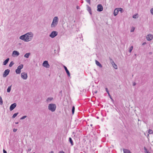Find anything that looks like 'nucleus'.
<instances>
[{
  "label": "nucleus",
  "mask_w": 153,
  "mask_h": 153,
  "mask_svg": "<svg viewBox=\"0 0 153 153\" xmlns=\"http://www.w3.org/2000/svg\"><path fill=\"white\" fill-rule=\"evenodd\" d=\"M58 35V32L56 31H52L50 34L49 35V36L52 38H53Z\"/></svg>",
  "instance_id": "obj_5"
},
{
  "label": "nucleus",
  "mask_w": 153,
  "mask_h": 153,
  "mask_svg": "<svg viewBox=\"0 0 153 153\" xmlns=\"http://www.w3.org/2000/svg\"><path fill=\"white\" fill-rule=\"evenodd\" d=\"M118 9L119 12L120 11L121 13H123L124 11L123 9L121 8H118Z\"/></svg>",
  "instance_id": "obj_23"
},
{
  "label": "nucleus",
  "mask_w": 153,
  "mask_h": 153,
  "mask_svg": "<svg viewBox=\"0 0 153 153\" xmlns=\"http://www.w3.org/2000/svg\"><path fill=\"white\" fill-rule=\"evenodd\" d=\"M152 54V52H149V54L150 55H151Z\"/></svg>",
  "instance_id": "obj_45"
},
{
  "label": "nucleus",
  "mask_w": 153,
  "mask_h": 153,
  "mask_svg": "<svg viewBox=\"0 0 153 153\" xmlns=\"http://www.w3.org/2000/svg\"><path fill=\"white\" fill-rule=\"evenodd\" d=\"M74 111H75V107H74V106H73L72 107V114H74Z\"/></svg>",
  "instance_id": "obj_29"
},
{
  "label": "nucleus",
  "mask_w": 153,
  "mask_h": 153,
  "mask_svg": "<svg viewBox=\"0 0 153 153\" xmlns=\"http://www.w3.org/2000/svg\"><path fill=\"white\" fill-rule=\"evenodd\" d=\"M43 66L47 68H49L50 66L47 61H45L43 63Z\"/></svg>",
  "instance_id": "obj_8"
},
{
  "label": "nucleus",
  "mask_w": 153,
  "mask_h": 153,
  "mask_svg": "<svg viewBox=\"0 0 153 153\" xmlns=\"http://www.w3.org/2000/svg\"><path fill=\"white\" fill-rule=\"evenodd\" d=\"M62 91H60V92H59V94H62Z\"/></svg>",
  "instance_id": "obj_47"
},
{
  "label": "nucleus",
  "mask_w": 153,
  "mask_h": 153,
  "mask_svg": "<svg viewBox=\"0 0 153 153\" xmlns=\"http://www.w3.org/2000/svg\"><path fill=\"white\" fill-rule=\"evenodd\" d=\"M90 126H92V124H91Z\"/></svg>",
  "instance_id": "obj_50"
},
{
  "label": "nucleus",
  "mask_w": 153,
  "mask_h": 153,
  "mask_svg": "<svg viewBox=\"0 0 153 153\" xmlns=\"http://www.w3.org/2000/svg\"><path fill=\"white\" fill-rule=\"evenodd\" d=\"M89 4H91V0H85Z\"/></svg>",
  "instance_id": "obj_35"
},
{
  "label": "nucleus",
  "mask_w": 153,
  "mask_h": 153,
  "mask_svg": "<svg viewBox=\"0 0 153 153\" xmlns=\"http://www.w3.org/2000/svg\"><path fill=\"white\" fill-rule=\"evenodd\" d=\"M3 104V101L1 97L0 96V105H2Z\"/></svg>",
  "instance_id": "obj_30"
},
{
  "label": "nucleus",
  "mask_w": 153,
  "mask_h": 153,
  "mask_svg": "<svg viewBox=\"0 0 153 153\" xmlns=\"http://www.w3.org/2000/svg\"><path fill=\"white\" fill-rule=\"evenodd\" d=\"M58 21V18L57 16H55L54 17L52 23L51 24V27H55L57 25Z\"/></svg>",
  "instance_id": "obj_3"
},
{
  "label": "nucleus",
  "mask_w": 153,
  "mask_h": 153,
  "mask_svg": "<svg viewBox=\"0 0 153 153\" xmlns=\"http://www.w3.org/2000/svg\"><path fill=\"white\" fill-rule=\"evenodd\" d=\"M113 66L114 68L115 69H117V66L114 63V64H113Z\"/></svg>",
  "instance_id": "obj_26"
},
{
  "label": "nucleus",
  "mask_w": 153,
  "mask_h": 153,
  "mask_svg": "<svg viewBox=\"0 0 153 153\" xmlns=\"http://www.w3.org/2000/svg\"><path fill=\"white\" fill-rule=\"evenodd\" d=\"M16 104L14 103L11 104L10 107V111L13 110L16 106Z\"/></svg>",
  "instance_id": "obj_11"
},
{
  "label": "nucleus",
  "mask_w": 153,
  "mask_h": 153,
  "mask_svg": "<svg viewBox=\"0 0 153 153\" xmlns=\"http://www.w3.org/2000/svg\"><path fill=\"white\" fill-rule=\"evenodd\" d=\"M30 54V53H26L25 55H24V57L26 58H28L29 57V56Z\"/></svg>",
  "instance_id": "obj_20"
},
{
  "label": "nucleus",
  "mask_w": 153,
  "mask_h": 153,
  "mask_svg": "<svg viewBox=\"0 0 153 153\" xmlns=\"http://www.w3.org/2000/svg\"><path fill=\"white\" fill-rule=\"evenodd\" d=\"M9 60V58H7V59L3 62V65H6Z\"/></svg>",
  "instance_id": "obj_19"
},
{
  "label": "nucleus",
  "mask_w": 153,
  "mask_h": 153,
  "mask_svg": "<svg viewBox=\"0 0 153 153\" xmlns=\"http://www.w3.org/2000/svg\"><path fill=\"white\" fill-rule=\"evenodd\" d=\"M146 44V42H143V43L142 44V45H145Z\"/></svg>",
  "instance_id": "obj_43"
},
{
  "label": "nucleus",
  "mask_w": 153,
  "mask_h": 153,
  "mask_svg": "<svg viewBox=\"0 0 153 153\" xmlns=\"http://www.w3.org/2000/svg\"><path fill=\"white\" fill-rule=\"evenodd\" d=\"M151 13L153 15V8H152L150 10Z\"/></svg>",
  "instance_id": "obj_36"
},
{
  "label": "nucleus",
  "mask_w": 153,
  "mask_h": 153,
  "mask_svg": "<svg viewBox=\"0 0 153 153\" xmlns=\"http://www.w3.org/2000/svg\"><path fill=\"white\" fill-rule=\"evenodd\" d=\"M23 65L21 64L19 65L16 70V72L17 74H20L21 72V69L23 68Z\"/></svg>",
  "instance_id": "obj_4"
},
{
  "label": "nucleus",
  "mask_w": 153,
  "mask_h": 153,
  "mask_svg": "<svg viewBox=\"0 0 153 153\" xmlns=\"http://www.w3.org/2000/svg\"><path fill=\"white\" fill-rule=\"evenodd\" d=\"M97 93V91L95 92V93Z\"/></svg>",
  "instance_id": "obj_49"
},
{
  "label": "nucleus",
  "mask_w": 153,
  "mask_h": 153,
  "mask_svg": "<svg viewBox=\"0 0 153 153\" xmlns=\"http://www.w3.org/2000/svg\"><path fill=\"white\" fill-rule=\"evenodd\" d=\"M17 129L13 128V132H15L17 131Z\"/></svg>",
  "instance_id": "obj_37"
},
{
  "label": "nucleus",
  "mask_w": 153,
  "mask_h": 153,
  "mask_svg": "<svg viewBox=\"0 0 153 153\" xmlns=\"http://www.w3.org/2000/svg\"><path fill=\"white\" fill-rule=\"evenodd\" d=\"M76 9H79V6H76Z\"/></svg>",
  "instance_id": "obj_44"
},
{
  "label": "nucleus",
  "mask_w": 153,
  "mask_h": 153,
  "mask_svg": "<svg viewBox=\"0 0 153 153\" xmlns=\"http://www.w3.org/2000/svg\"><path fill=\"white\" fill-rule=\"evenodd\" d=\"M18 123H18V122H16V123H16V124H18Z\"/></svg>",
  "instance_id": "obj_48"
},
{
  "label": "nucleus",
  "mask_w": 153,
  "mask_h": 153,
  "mask_svg": "<svg viewBox=\"0 0 153 153\" xmlns=\"http://www.w3.org/2000/svg\"><path fill=\"white\" fill-rule=\"evenodd\" d=\"M153 39V36L152 34H149L147 36L146 39L148 41L151 40Z\"/></svg>",
  "instance_id": "obj_12"
},
{
  "label": "nucleus",
  "mask_w": 153,
  "mask_h": 153,
  "mask_svg": "<svg viewBox=\"0 0 153 153\" xmlns=\"http://www.w3.org/2000/svg\"><path fill=\"white\" fill-rule=\"evenodd\" d=\"M137 14H135L132 17L134 18L135 19L137 18ZM138 17H137V18Z\"/></svg>",
  "instance_id": "obj_32"
},
{
  "label": "nucleus",
  "mask_w": 153,
  "mask_h": 153,
  "mask_svg": "<svg viewBox=\"0 0 153 153\" xmlns=\"http://www.w3.org/2000/svg\"><path fill=\"white\" fill-rule=\"evenodd\" d=\"M97 11L98 12H101L103 10V7L101 4H99L97 6Z\"/></svg>",
  "instance_id": "obj_7"
},
{
  "label": "nucleus",
  "mask_w": 153,
  "mask_h": 153,
  "mask_svg": "<svg viewBox=\"0 0 153 153\" xmlns=\"http://www.w3.org/2000/svg\"><path fill=\"white\" fill-rule=\"evenodd\" d=\"M56 107V105L54 103L50 104L48 106V110L53 112L55 111Z\"/></svg>",
  "instance_id": "obj_2"
},
{
  "label": "nucleus",
  "mask_w": 153,
  "mask_h": 153,
  "mask_svg": "<svg viewBox=\"0 0 153 153\" xmlns=\"http://www.w3.org/2000/svg\"><path fill=\"white\" fill-rule=\"evenodd\" d=\"M59 153H64V152L63 151H60Z\"/></svg>",
  "instance_id": "obj_40"
},
{
  "label": "nucleus",
  "mask_w": 153,
  "mask_h": 153,
  "mask_svg": "<svg viewBox=\"0 0 153 153\" xmlns=\"http://www.w3.org/2000/svg\"><path fill=\"white\" fill-rule=\"evenodd\" d=\"M11 85L9 86L7 90V92H10V91L11 89Z\"/></svg>",
  "instance_id": "obj_24"
},
{
  "label": "nucleus",
  "mask_w": 153,
  "mask_h": 153,
  "mask_svg": "<svg viewBox=\"0 0 153 153\" xmlns=\"http://www.w3.org/2000/svg\"><path fill=\"white\" fill-rule=\"evenodd\" d=\"M10 72V70L8 69L5 70L3 73V77H5L7 76L9 74Z\"/></svg>",
  "instance_id": "obj_9"
},
{
  "label": "nucleus",
  "mask_w": 153,
  "mask_h": 153,
  "mask_svg": "<svg viewBox=\"0 0 153 153\" xmlns=\"http://www.w3.org/2000/svg\"><path fill=\"white\" fill-rule=\"evenodd\" d=\"M105 89L106 91V92L107 93V94H109V91L108 90V88H105Z\"/></svg>",
  "instance_id": "obj_33"
},
{
  "label": "nucleus",
  "mask_w": 153,
  "mask_h": 153,
  "mask_svg": "<svg viewBox=\"0 0 153 153\" xmlns=\"http://www.w3.org/2000/svg\"><path fill=\"white\" fill-rule=\"evenodd\" d=\"M69 142L71 143V145L73 146L74 145V144H73V140L72 139V138L71 137L69 138Z\"/></svg>",
  "instance_id": "obj_21"
},
{
  "label": "nucleus",
  "mask_w": 153,
  "mask_h": 153,
  "mask_svg": "<svg viewBox=\"0 0 153 153\" xmlns=\"http://www.w3.org/2000/svg\"><path fill=\"white\" fill-rule=\"evenodd\" d=\"M134 29H131V32H133V31H134Z\"/></svg>",
  "instance_id": "obj_42"
},
{
  "label": "nucleus",
  "mask_w": 153,
  "mask_h": 153,
  "mask_svg": "<svg viewBox=\"0 0 153 153\" xmlns=\"http://www.w3.org/2000/svg\"><path fill=\"white\" fill-rule=\"evenodd\" d=\"M123 153H131L129 150L127 149H123Z\"/></svg>",
  "instance_id": "obj_16"
},
{
  "label": "nucleus",
  "mask_w": 153,
  "mask_h": 153,
  "mask_svg": "<svg viewBox=\"0 0 153 153\" xmlns=\"http://www.w3.org/2000/svg\"><path fill=\"white\" fill-rule=\"evenodd\" d=\"M21 76L24 79H26L27 78V74L25 72L22 73L21 74Z\"/></svg>",
  "instance_id": "obj_6"
},
{
  "label": "nucleus",
  "mask_w": 153,
  "mask_h": 153,
  "mask_svg": "<svg viewBox=\"0 0 153 153\" xmlns=\"http://www.w3.org/2000/svg\"><path fill=\"white\" fill-rule=\"evenodd\" d=\"M136 85V83H135V82H134V83H133V86H134L135 85Z\"/></svg>",
  "instance_id": "obj_41"
},
{
  "label": "nucleus",
  "mask_w": 153,
  "mask_h": 153,
  "mask_svg": "<svg viewBox=\"0 0 153 153\" xmlns=\"http://www.w3.org/2000/svg\"><path fill=\"white\" fill-rule=\"evenodd\" d=\"M14 64V62H13V61H11L10 64L9 65V67H11Z\"/></svg>",
  "instance_id": "obj_25"
},
{
  "label": "nucleus",
  "mask_w": 153,
  "mask_h": 153,
  "mask_svg": "<svg viewBox=\"0 0 153 153\" xmlns=\"http://www.w3.org/2000/svg\"><path fill=\"white\" fill-rule=\"evenodd\" d=\"M64 67L65 69V70L68 76H70V73L69 71L67 69V67L65 66H64Z\"/></svg>",
  "instance_id": "obj_14"
},
{
  "label": "nucleus",
  "mask_w": 153,
  "mask_h": 153,
  "mask_svg": "<svg viewBox=\"0 0 153 153\" xmlns=\"http://www.w3.org/2000/svg\"><path fill=\"white\" fill-rule=\"evenodd\" d=\"M133 49V46H131L129 50V52L131 53V51H132Z\"/></svg>",
  "instance_id": "obj_28"
},
{
  "label": "nucleus",
  "mask_w": 153,
  "mask_h": 153,
  "mask_svg": "<svg viewBox=\"0 0 153 153\" xmlns=\"http://www.w3.org/2000/svg\"><path fill=\"white\" fill-rule=\"evenodd\" d=\"M49 153H54L53 151H51Z\"/></svg>",
  "instance_id": "obj_46"
},
{
  "label": "nucleus",
  "mask_w": 153,
  "mask_h": 153,
  "mask_svg": "<svg viewBox=\"0 0 153 153\" xmlns=\"http://www.w3.org/2000/svg\"><path fill=\"white\" fill-rule=\"evenodd\" d=\"M3 153H7V152L6 151H5V150L3 149Z\"/></svg>",
  "instance_id": "obj_39"
},
{
  "label": "nucleus",
  "mask_w": 153,
  "mask_h": 153,
  "mask_svg": "<svg viewBox=\"0 0 153 153\" xmlns=\"http://www.w3.org/2000/svg\"><path fill=\"white\" fill-rule=\"evenodd\" d=\"M18 113H19L18 112V113H16L14 114L12 116V117L13 118H15L17 116V115H18Z\"/></svg>",
  "instance_id": "obj_27"
},
{
  "label": "nucleus",
  "mask_w": 153,
  "mask_h": 153,
  "mask_svg": "<svg viewBox=\"0 0 153 153\" xmlns=\"http://www.w3.org/2000/svg\"><path fill=\"white\" fill-rule=\"evenodd\" d=\"M86 7H87V10L89 12V13L90 14H91V7H89L88 5H86Z\"/></svg>",
  "instance_id": "obj_13"
},
{
  "label": "nucleus",
  "mask_w": 153,
  "mask_h": 153,
  "mask_svg": "<svg viewBox=\"0 0 153 153\" xmlns=\"http://www.w3.org/2000/svg\"><path fill=\"white\" fill-rule=\"evenodd\" d=\"M33 33L32 32H28L21 36L19 37V39L25 42H27L33 39Z\"/></svg>",
  "instance_id": "obj_1"
},
{
  "label": "nucleus",
  "mask_w": 153,
  "mask_h": 153,
  "mask_svg": "<svg viewBox=\"0 0 153 153\" xmlns=\"http://www.w3.org/2000/svg\"><path fill=\"white\" fill-rule=\"evenodd\" d=\"M26 117H27V116H23L20 119L21 120H23V119H25Z\"/></svg>",
  "instance_id": "obj_34"
},
{
  "label": "nucleus",
  "mask_w": 153,
  "mask_h": 153,
  "mask_svg": "<svg viewBox=\"0 0 153 153\" xmlns=\"http://www.w3.org/2000/svg\"><path fill=\"white\" fill-rule=\"evenodd\" d=\"M148 133H149V134H152L153 133V131H152V130L149 129V130Z\"/></svg>",
  "instance_id": "obj_31"
},
{
  "label": "nucleus",
  "mask_w": 153,
  "mask_h": 153,
  "mask_svg": "<svg viewBox=\"0 0 153 153\" xmlns=\"http://www.w3.org/2000/svg\"><path fill=\"white\" fill-rule=\"evenodd\" d=\"M96 64L97 65L99 66L100 68H102V66L101 64L97 60H96L95 61Z\"/></svg>",
  "instance_id": "obj_17"
},
{
  "label": "nucleus",
  "mask_w": 153,
  "mask_h": 153,
  "mask_svg": "<svg viewBox=\"0 0 153 153\" xmlns=\"http://www.w3.org/2000/svg\"><path fill=\"white\" fill-rule=\"evenodd\" d=\"M108 95L109 96V97H110V99L112 101H113V99L111 97V96L110 95V94H108Z\"/></svg>",
  "instance_id": "obj_38"
},
{
  "label": "nucleus",
  "mask_w": 153,
  "mask_h": 153,
  "mask_svg": "<svg viewBox=\"0 0 153 153\" xmlns=\"http://www.w3.org/2000/svg\"><path fill=\"white\" fill-rule=\"evenodd\" d=\"M19 55V52L14 51H13L12 56L13 57H15L18 56Z\"/></svg>",
  "instance_id": "obj_10"
},
{
  "label": "nucleus",
  "mask_w": 153,
  "mask_h": 153,
  "mask_svg": "<svg viewBox=\"0 0 153 153\" xmlns=\"http://www.w3.org/2000/svg\"><path fill=\"white\" fill-rule=\"evenodd\" d=\"M144 150L145 153H151V152L148 151L147 149L145 147H144Z\"/></svg>",
  "instance_id": "obj_22"
},
{
  "label": "nucleus",
  "mask_w": 153,
  "mask_h": 153,
  "mask_svg": "<svg viewBox=\"0 0 153 153\" xmlns=\"http://www.w3.org/2000/svg\"><path fill=\"white\" fill-rule=\"evenodd\" d=\"M136 54H135V56H136Z\"/></svg>",
  "instance_id": "obj_51"
},
{
  "label": "nucleus",
  "mask_w": 153,
  "mask_h": 153,
  "mask_svg": "<svg viewBox=\"0 0 153 153\" xmlns=\"http://www.w3.org/2000/svg\"><path fill=\"white\" fill-rule=\"evenodd\" d=\"M53 100V98L52 97H48L46 100V102L48 103L50 102L51 101H52Z\"/></svg>",
  "instance_id": "obj_18"
},
{
  "label": "nucleus",
  "mask_w": 153,
  "mask_h": 153,
  "mask_svg": "<svg viewBox=\"0 0 153 153\" xmlns=\"http://www.w3.org/2000/svg\"><path fill=\"white\" fill-rule=\"evenodd\" d=\"M119 11H118V8H116L114 10V16H116L118 13Z\"/></svg>",
  "instance_id": "obj_15"
}]
</instances>
